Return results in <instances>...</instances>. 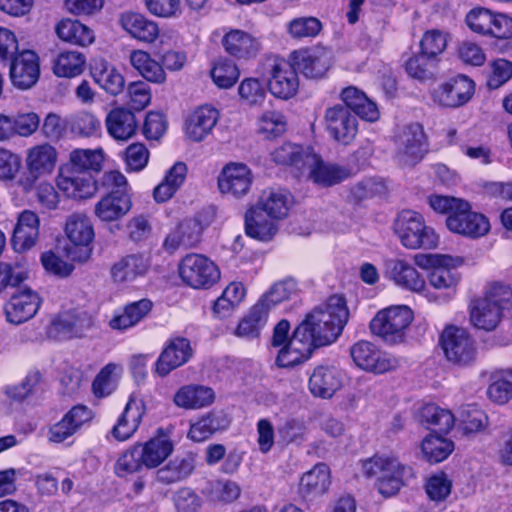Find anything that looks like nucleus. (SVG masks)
Instances as JSON below:
<instances>
[{
	"label": "nucleus",
	"mask_w": 512,
	"mask_h": 512,
	"mask_svg": "<svg viewBox=\"0 0 512 512\" xmlns=\"http://www.w3.org/2000/svg\"><path fill=\"white\" fill-rule=\"evenodd\" d=\"M349 319L344 297L333 295L306 314L298 324L297 339L313 352L334 343Z\"/></svg>",
	"instance_id": "obj_1"
},
{
	"label": "nucleus",
	"mask_w": 512,
	"mask_h": 512,
	"mask_svg": "<svg viewBox=\"0 0 512 512\" xmlns=\"http://www.w3.org/2000/svg\"><path fill=\"white\" fill-rule=\"evenodd\" d=\"M362 472L367 478H375V487L384 497L394 496L406 481L414 477L410 466L390 456H374L364 460Z\"/></svg>",
	"instance_id": "obj_2"
},
{
	"label": "nucleus",
	"mask_w": 512,
	"mask_h": 512,
	"mask_svg": "<svg viewBox=\"0 0 512 512\" xmlns=\"http://www.w3.org/2000/svg\"><path fill=\"white\" fill-rule=\"evenodd\" d=\"M394 232L407 249H434L439 237L425 224L423 216L413 210L401 211L394 221Z\"/></svg>",
	"instance_id": "obj_3"
},
{
	"label": "nucleus",
	"mask_w": 512,
	"mask_h": 512,
	"mask_svg": "<svg viewBox=\"0 0 512 512\" xmlns=\"http://www.w3.org/2000/svg\"><path fill=\"white\" fill-rule=\"evenodd\" d=\"M412 320L413 312L408 306H390L377 312L370 322V329L384 342L399 344L404 342Z\"/></svg>",
	"instance_id": "obj_4"
},
{
	"label": "nucleus",
	"mask_w": 512,
	"mask_h": 512,
	"mask_svg": "<svg viewBox=\"0 0 512 512\" xmlns=\"http://www.w3.org/2000/svg\"><path fill=\"white\" fill-rule=\"evenodd\" d=\"M179 274L184 283L194 289H208L220 279L218 266L202 254H188L179 264Z\"/></svg>",
	"instance_id": "obj_5"
},
{
	"label": "nucleus",
	"mask_w": 512,
	"mask_h": 512,
	"mask_svg": "<svg viewBox=\"0 0 512 512\" xmlns=\"http://www.w3.org/2000/svg\"><path fill=\"white\" fill-rule=\"evenodd\" d=\"M395 157L405 166H413L422 160L427 152L426 136L418 123L403 126L394 139Z\"/></svg>",
	"instance_id": "obj_6"
},
{
	"label": "nucleus",
	"mask_w": 512,
	"mask_h": 512,
	"mask_svg": "<svg viewBox=\"0 0 512 512\" xmlns=\"http://www.w3.org/2000/svg\"><path fill=\"white\" fill-rule=\"evenodd\" d=\"M385 277L397 287L414 293H422L429 300H435L434 293L426 289L425 279L412 263L401 258H390L384 262Z\"/></svg>",
	"instance_id": "obj_7"
},
{
	"label": "nucleus",
	"mask_w": 512,
	"mask_h": 512,
	"mask_svg": "<svg viewBox=\"0 0 512 512\" xmlns=\"http://www.w3.org/2000/svg\"><path fill=\"white\" fill-rule=\"evenodd\" d=\"M57 188L74 200L88 199L97 192V183L89 172H79L62 164L56 177Z\"/></svg>",
	"instance_id": "obj_8"
},
{
	"label": "nucleus",
	"mask_w": 512,
	"mask_h": 512,
	"mask_svg": "<svg viewBox=\"0 0 512 512\" xmlns=\"http://www.w3.org/2000/svg\"><path fill=\"white\" fill-rule=\"evenodd\" d=\"M446 226L453 233L473 239L486 235L490 230L489 220L473 211L467 201L460 203L457 212L448 215Z\"/></svg>",
	"instance_id": "obj_9"
},
{
	"label": "nucleus",
	"mask_w": 512,
	"mask_h": 512,
	"mask_svg": "<svg viewBox=\"0 0 512 512\" xmlns=\"http://www.w3.org/2000/svg\"><path fill=\"white\" fill-rule=\"evenodd\" d=\"M332 58V52L322 46L295 50L290 54L293 65L310 79L324 77L331 67Z\"/></svg>",
	"instance_id": "obj_10"
},
{
	"label": "nucleus",
	"mask_w": 512,
	"mask_h": 512,
	"mask_svg": "<svg viewBox=\"0 0 512 512\" xmlns=\"http://www.w3.org/2000/svg\"><path fill=\"white\" fill-rule=\"evenodd\" d=\"M302 176L321 187L336 185L350 176L347 168L325 162L319 155L310 153L303 160Z\"/></svg>",
	"instance_id": "obj_11"
},
{
	"label": "nucleus",
	"mask_w": 512,
	"mask_h": 512,
	"mask_svg": "<svg viewBox=\"0 0 512 512\" xmlns=\"http://www.w3.org/2000/svg\"><path fill=\"white\" fill-rule=\"evenodd\" d=\"M93 326V318L84 310L75 309L60 313L47 330L49 338L65 340L82 337Z\"/></svg>",
	"instance_id": "obj_12"
},
{
	"label": "nucleus",
	"mask_w": 512,
	"mask_h": 512,
	"mask_svg": "<svg viewBox=\"0 0 512 512\" xmlns=\"http://www.w3.org/2000/svg\"><path fill=\"white\" fill-rule=\"evenodd\" d=\"M268 88L272 95L280 99H290L298 91L297 68L290 61L273 59L269 64Z\"/></svg>",
	"instance_id": "obj_13"
},
{
	"label": "nucleus",
	"mask_w": 512,
	"mask_h": 512,
	"mask_svg": "<svg viewBox=\"0 0 512 512\" xmlns=\"http://www.w3.org/2000/svg\"><path fill=\"white\" fill-rule=\"evenodd\" d=\"M473 93L474 82L467 76L458 75L434 88L431 97L440 106L456 108L467 103Z\"/></svg>",
	"instance_id": "obj_14"
},
{
	"label": "nucleus",
	"mask_w": 512,
	"mask_h": 512,
	"mask_svg": "<svg viewBox=\"0 0 512 512\" xmlns=\"http://www.w3.org/2000/svg\"><path fill=\"white\" fill-rule=\"evenodd\" d=\"M324 121L328 133L342 144H349L357 134L358 123L355 114L340 104L326 109Z\"/></svg>",
	"instance_id": "obj_15"
},
{
	"label": "nucleus",
	"mask_w": 512,
	"mask_h": 512,
	"mask_svg": "<svg viewBox=\"0 0 512 512\" xmlns=\"http://www.w3.org/2000/svg\"><path fill=\"white\" fill-rule=\"evenodd\" d=\"M252 182L253 175L246 164L230 162L223 167L218 177V188L222 194L239 198L248 193Z\"/></svg>",
	"instance_id": "obj_16"
},
{
	"label": "nucleus",
	"mask_w": 512,
	"mask_h": 512,
	"mask_svg": "<svg viewBox=\"0 0 512 512\" xmlns=\"http://www.w3.org/2000/svg\"><path fill=\"white\" fill-rule=\"evenodd\" d=\"M39 59L35 52L24 50L11 59L10 78L20 89L31 88L39 78Z\"/></svg>",
	"instance_id": "obj_17"
},
{
	"label": "nucleus",
	"mask_w": 512,
	"mask_h": 512,
	"mask_svg": "<svg viewBox=\"0 0 512 512\" xmlns=\"http://www.w3.org/2000/svg\"><path fill=\"white\" fill-rule=\"evenodd\" d=\"M92 418L93 412L88 407L84 405L72 407L59 422L50 427L49 440L54 443L65 441Z\"/></svg>",
	"instance_id": "obj_18"
},
{
	"label": "nucleus",
	"mask_w": 512,
	"mask_h": 512,
	"mask_svg": "<svg viewBox=\"0 0 512 512\" xmlns=\"http://www.w3.org/2000/svg\"><path fill=\"white\" fill-rule=\"evenodd\" d=\"M65 232L72 243L80 246V256H73V260L87 261L91 255V251L87 246L94 238L93 226L88 216L81 213L70 215L66 221Z\"/></svg>",
	"instance_id": "obj_19"
},
{
	"label": "nucleus",
	"mask_w": 512,
	"mask_h": 512,
	"mask_svg": "<svg viewBox=\"0 0 512 512\" xmlns=\"http://www.w3.org/2000/svg\"><path fill=\"white\" fill-rule=\"evenodd\" d=\"M39 307V296L30 289H24L14 294L6 303V318L10 323L18 325L31 319Z\"/></svg>",
	"instance_id": "obj_20"
},
{
	"label": "nucleus",
	"mask_w": 512,
	"mask_h": 512,
	"mask_svg": "<svg viewBox=\"0 0 512 512\" xmlns=\"http://www.w3.org/2000/svg\"><path fill=\"white\" fill-rule=\"evenodd\" d=\"M231 422L232 417L227 411L213 409L191 424L188 437L195 442L205 441L214 433L228 429Z\"/></svg>",
	"instance_id": "obj_21"
},
{
	"label": "nucleus",
	"mask_w": 512,
	"mask_h": 512,
	"mask_svg": "<svg viewBox=\"0 0 512 512\" xmlns=\"http://www.w3.org/2000/svg\"><path fill=\"white\" fill-rule=\"evenodd\" d=\"M150 258L142 253L129 254L115 262L110 270L117 283H129L146 275L150 268Z\"/></svg>",
	"instance_id": "obj_22"
},
{
	"label": "nucleus",
	"mask_w": 512,
	"mask_h": 512,
	"mask_svg": "<svg viewBox=\"0 0 512 512\" xmlns=\"http://www.w3.org/2000/svg\"><path fill=\"white\" fill-rule=\"evenodd\" d=\"M118 24L131 37L145 43H153L159 36V27L156 22L144 15L132 11L119 15Z\"/></svg>",
	"instance_id": "obj_23"
},
{
	"label": "nucleus",
	"mask_w": 512,
	"mask_h": 512,
	"mask_svg": "<svg viewBox=\"0 0 512 512\" xmlns=\"http://www.w3.org/2000/svg\"><path fill=\"white\" fill-rule=\"evenodd\" d=\"M131 208V195L108 192L95 204L94 214L103 222H113L124 217Z\"/></svg>",
	"instance_id": "obj_24"
},
{
	"label": "nucleus",
	"mask_w": 512,
	"mask_h": 512,
	"mask_svg": "<svg viewBox=\"0 0 512 512\" xmlns=\"http://www.w3.org/2000/svg\"><path fill=\"white\" fill-rule=\"evenodd\" d=\"M39 236V218L30 210L23 211L13 230L12 244L16 251L32 248Z\"/></svg>",
	"instance_id": "obj_25"
},
{
	"label": "nucleus",
	"mask_w": 512,
	"mask_h": 512,
	"mask_svg": "<svg viewBox=\"0 0 512 512\" xmlns=\"http://www.w3.org/2000/svg\"><path fill=\"white\" fill-rule=\"evenodd\" d=\"M142 453L145 468L153 469L163 463L173 452L174 444L171 439L163 433L162 429L144 443H138Z\"/></svg>",
	"instance_id": "obj_26"
},
{
	"label": "nucleus",
	"mask_w": 512,
	"mask_h": 512,
	"mask_svg": "<svg viewBox=\"0 0 512 512\" xmlns=\"http://www.w3.org/2000/svg\"><path fill=\"white\" fill-rule=\"evenodd\" d=\"M277 225L274 218H269L265 211L256 204L245 215V232L254 239L269 241L277 233Z\"/></svg>",
	"instance_id": "obj_27"
},
{
	"label": "nucleus",
	"mask_w": 512,
	"mask_h": 512,
	"mask_svg": "<svg viewBox=\"0 0 512 512\" xmlns=\"http://www.w3.org/2000/svg\"><path fill=\"white\" fill-rule=\"evenodd\" d=\"M219 119L217 109L204 105L197 108L189 117L186 124V135L195 142L202 141L211 133Z\"/></svg>",
	"instance_id": "obj_28"
},
{
	"label": "nucleus",
	"mask_w": 512,
	"mask_h": 512,
	"mask_svg": "<svg viewBox=\"0 0 512 512\" xmlns=\"http://www.w3.org/2000/svg\"><path fill=\"white\" fill-rule=\"evenodd\" d=\"M215 400L214 391L203 385H185L177 390L173 402L177 407L196 410L211 405Z\"/></svg>",
	"instance_id": "obj_29"
},
{
	"label": "nucleus",
	"mask_w": 512,
	"mask_h": 512,
	"mask_svg": "<svg viewBox=\"0 0 512 512\" xmlns=\"http://www.w3.org/2000/svg\"><path fill=\"white\" fill-rule=\"evenodd\" d=\"M91 75L94 81L110 95L120 94L125 87L123 75L105 59L94 60L91 65Z\"/></svg>",
	"instance_id": "obj_30"
},
{
	"label": "nucleus",
	"mask_w": 512,
	"mask_h": 512,
	"mask_svg": "<svg viewBox=\"0 0 512 512\" xmlns=\"http://www.w3.org/2000/svg\"><path fill=\"white\" fill-rule=\"evenodd\" d=\"M291 325L287 319L280 320L272 330L270 345L278 352H313L312 347L297 338L298 325L290 335Z\"/></svg>",
	"instance_id": "obj_31"
},
{
	"label": "nucleus",
	"mask_w": 512,
	"mask_h": 512,
	"mask_svg": "<svg viewBox=\"0 0 512 512\" xmlns=\"http://www.w3.org/2000/svg\"><path fill=\"white\" fill-rule=\"evenodd\" d=\"M105 123L109 135L118 141L130 139L137 129L135 115L125 108L112 109L108 113Z\"/></svg>",
	"instance_id": "obj_32"
},
{
	"label": "nucleus",
	"mask_w": 512,
	"mask_h": 512,
	"mask_svg": "<svg viewBox=\"0 0 512 512\" xmlns=\"http://www.w3.org/2000/svg\"><path fill=\"white\" fill-rule=\"evenodd\" d=\"M268 316V307L264 306L263 302L257 301L238 323L235 335L246 340L258 338L267 324Z\"/></svg>",
	"instance_id": "obj_33"
},
{
	"label": "nucleus",
	"mask_w": 512,
	"mask_h": 512,
	"mask_svg": "<svg viewBox=\"0 0 512 512\" xmlns=\"http://www.w3.org/2000/svg\"><path fill=\"white\" fill-rule=\"evenodd\" d=\"M341 385L338 371L324 366L317 367L309 379L310 392L314 396L324 399L331 398Z\"/></svg>",
	"instance_id": "obj_34"
},
{
	"label": "nucleus",
	"mask_w": 512,
	"mask_h": 512,
	"mask_svg": "<svg viewBox=\"0 0 512 512\" xmlns=\"http://www.w3.org/2000/svg\"><path fill=\"white\" fill-rule=\"evenodd\" d=\"M56 162L57 151L50 144L36 145L28 150L26 166L28 171L36 176L51 174Z\"/></svg>",
	"instance_id": "obj_35"
},
{
	"label": "nucleus",
	"mask_w": 512,
	"mask_h": 512,
	"mask_svg": "<svg viewBox=\"0 0 512 512\" xmlns=\"http://www.w3.org/2000/svg\"><path fill=\"white\" fill-rule=\"evenodd\" d=\"M330 484L329 467L324 463H318L301 477L300 492L305 497H318L328 491Z\"/></svg>",
	"instance_id": "obj_36"
},
{
	"label": "nucleus",
	"mask_w": 512,
	"mask_h": 512,
	"mask_svg": "<svg viewBox=\"0 0 512 512\" xmlns=\"http://www.w3.org/2000/svg\"><path fill=\"white\" fill-rule=\"evenodd\" d=\"M269 218L280 220L285 218L293 204L292 195L283 189L263 191L258 203Z\"/></svg>",
	"instance_id": "obj_37"
},
{
	"label": "nucleus",
	"mask_w": 512,
	"mask_h": 512,
	"mask_svg": "<svg viewBox=\"0 0 512 512\" xmlns=\"http://www.w3.org/2000/svg\"><path fill=\"white\" fill-rule=\"evenodd\" d=\"M194 468L192 456H177L156 471V481L164 485L178 483L189 477Z\"/></svg>",
	"instance_id": "obj_38"
},
{
	"label": "nucleus",
	"mask_w": 512,
	"mask_h": 512,
	"mask_svg": "<svg viewBox=\"0 0 512 512\" xmlns=\"http://www.w3.org/2000/svg\"><path fill=\"white\" fill-rule=\"evenodd\" d=\"M55 32L61 40L83 47L90 45L95 39L93 31L88 26L69 18L59 21Z\"/></svg>",
	"instance_id": "obj_39"
},
{
	"label": "nucleus",
	"mask_w": 512,
	"mask_h": 512,
	"mask_svg": "<svg viewBox=\"0 0 512 512\" xmlns=\"http://www.w3.org/2000/svg\"><path fill=\"white\" fill-rule=\"evenodd\" d=\"M503 312L492 302L483 298L475 300L470 307V321L478 329L491 331L502 319Z\"/></svg>",
	"instance_id": "obj_40"
},
{
	"label": "nucleus",
	"mask_w": 512,
	"mask_h": 512,
	"mask_svg": "<svg viewBox=\"0 0 512 512\" xmlns=\"http://www.w3.org/2000/svg\"><path fill=\"white\" fill-rule=\"evenodd\" d=\"M439 344L443 352H473L478 349L468 331L455 325L443 329Z\"/></svg>",
	"instance_id": "obj_41"
},
{
	"label": "nucleus",
	"mask_w": 512,
	"mask_h": 512,
	"mask_svg": "<svg viewBox=\"0 0 512 512\" xmlns=\"http://www.w3.org/2000/svg\"><path fill=\"white\" fill-rule=\"evenodd\" d=\"M225 50L235 57H249L259 50V42L250 34L241 30H232L223 40Z\"/></svg>",
	"instance_id": "obj_42"
},
{
	"label": "nucleus",
	"mask_w": 512,
	"mask_h": 512,
	"mask_svg": "<svg viewBox=\"0 0 512 512\" xmlns=\"http://www.w3.org/2000/svg\"><path fill=\"white\" fill-rule=\"evenodd\" d=\"M439 59L431 58L421 52L405 61L407 74L420 82L434 81L438 74Z\"/></svg>",
	"instance_id": "obj_43"
},
{
	"label": "nucleus",
	"mask_w": 512,
	"mask_h": 512,
	"mask_svg": "<svg viewBox=\"0 0 512 512\" xmlns=\"http://www.w3.org/2000/svg\"><path fill=\"white\" fill-rule=\"evenodd\" d=\"M130 63L147 81L162 84L166 80V73L161 64L152 59L143 50H134L130 53Z\"/></svg>",
	"instance_id": "obj_44"
},
{
	"label": "nucleus",
	"mask_w": 512,
	"mask_h": 512,
	"mask_svg": "<svg viewBox=\"0 0 512 512\" xmlns=\"http://www.w3.org/2000/svg\"><path fill=\"white\" fill-rule=\"evenodd\" d=\"M420 421L441 433H448L455 426V415L435 404H426L419 411Z\"/></svg>",
	"instance_id": "obj_45"
},
{
	"label": "nucleus",
	"mask_w": 512,
	"mask_h": 512,
	"mask_svg": "<svg viewBox=\"0 0 512 512\" xmlns=\"http://www.w3.org/2000/svg\"><path fill=\"white\" fill-rule=\"evenodd\" d=\"M104 152L101 148L96 149H75L70 152L69 159L65 165L81 172L95 171L102 169Z\"/></svg>",
	"instance_id": "obj_46"
},
{
	"label": "nucleus",
	"mask_w": 512,
	"mask_h": 512,
	"mask_svg": "<svg viewBox=\"0 0 512 512\" xmlns=\"http://www.w3.org/2000/svg\"><path fill=\"white\" fill-rule=\"evenodd\" d=\"M245 297V288L240 282L230 283L215 300L213 313L219 318L229 316Z\"/></svg>",
	"instance_id": "obj_47"
},
{
	"label": "nucleus",
	"mask_w": 512,
	"mask_h": 512,
	"mask_svg": "<svg viewBox=\"0 0 512 512\" xmlns=\"http://www.w3.org/2000/svg\"><path fill=\"white\" fill-rule=\"evenodd\" d=\"M351 358L361 370L374 374L386 373L398 366L392 354H351Z\"/></svg>",
	"instance_id": "obj_48"
},
{
	"label": "nucleus",
	"mask_w": 512,
	"mask_h": 512,
	"mask_svg": "<svg viewBox=\"0 0 512 512\" xmlns=\"http://www.w3.org/2000/svg\"><path fill=\"white\" fill-rule=\"evenodd\" d=\"M488 424V417L476 405H465L459 408L455 416V425L465 434L483 430Z\"/></svg>",
	"instance_id": "obj_49"
},
{
	"label": "nucleus",
	"mask_w": 512,
	"mask_h": 512,
	"mask_svg": "<svg viewBox=\"0 0 512 512\" xmlns=\"http://www.w3.org/2000/svg\"><path fill=\"white\" fill-rule=\"evenodd\" d=\"M141 412L138 407L129 401L111 433L118 441H126L131 438L141 422Z\"/></svg>",
	"instance_id": "obj_50"
},
{
	"label": "nucleus",
	"mask_w": 512,
	"mask_h": 512,
	"mask_svg": "<svg viewBox=\"0 0 512 512\" xmlns=\"http://www.w3.org/2000/svg\"><path fill=\"white\" fill-rule=\"evenodd\" d=\"M460 273L446 266V259L443 258L439 265L434 267L428 275V283L434 289L446 290L448 295L455 293L460 282Z\"/></svg>",
	"instance_id": "obj_51"
},
{
	"label": "nucleus",
	"mask_w": 512,
	"mask_h": 512,
	"mask_svg": "<svg viewBox=\"0 0 512 512\" xmlns=\"http://www.w3.org/2000/svg\"><path fill=\"white\" fill-rule=\"evenodd\" d=\"M488 398L498 404L504 405L512 399V370L495 373L487 388Z\"/></svg>",
	"instance_id": "obj_52"
},
{
	"label": "nucleus",
	"mask_w": 512,
	"mask_h": 512,
	"mask_svg": "<svg viewBox=\"0 0 512 512\" xmlns=\"http://www.w3.org/2000/svg\"><path fill=\"white\" fill-rule=\"evenodd\" d=\"M85 56L78 51L60 53L54 61L53 71L59 77H76L84 70Z\"/></svg>",
	"instance_id": "obj_53"
},
{
	"label": "nucleus",
	"mask_w": 512,
	"mask_h": 512,
	"mask_svg": "<svg viewBox=\"0 0 512 512\" xmlns=\"http://www.w3.org/2000/svg\"><path fill=\"white\" fill-rule=\"evenodd\" d=\"M122 372L121 366L109 363L103 367L92 383V390L97 398L109 396L117 387Z\"/></svg>",
	"instance_id": "obj_54"
},
{
	"label": "nucleus",
	"mask_w": 512,
	"mask_h": 512,
	"mask_svg": "<svg viewBox=\"0 0 512 512\" xmlns=\"http://www.w3.org/2000/svg\"><path fill=\"white\" fill-rule=\"evenodd\" d=\"M453 450L452 441L436 435L425 437L421 443L423 458L430 463H439L445 460Z\"/></svg>",
	"instance_id": "obj_55"
},
{
	"label": "nucleus",
	"mask_w": 512,
	"mask_h": 512,
	"mask_svg": "<svg viewBox=\"0 0 512 512\" xmlns=\"http://www.w3.org/2000/svg\"><path fill=\"white\" fill-rule=\"evenodd\" d=\"M307 154H310V152H305L297 144L284 143L271 153V157L276 164L294 166L301 173L303 160Z\"/></svg>",
	"instance_id": "obj_56"
},
{
	"label": "nucleus",
	"mask_w": 512,
	"mask_h": 512,
	"mask_svg": "<svg viewBox=\"0 0 512 512\" xmlns=\"http://www.w3.org/2000/svg\"><path fill=\"white\" fill-rule=\"evenodd\" d=\"M143 467L145 464L140 446L135 444L119 456L114 469L119 477H126L141 471Z\"/></svg>",
	"instance_id": "obj_57"
},
{
	"label": "nucleus",
	"mask_w": 512,
	"mask_h": 512,
	"mask_svg": "<svg viewBox=\"0 0 512 512\" xmlns=\"http://www.w3.org/2000/svg\"><path fill=\"white\" fill-rule=\"evenodd\" d=\"M28 277L27 263L24 260L15 263H0V293L7 287H15Z\"/></svg>",
	"instance_id": "obj_58"
},
{
	"label": "nucleus",
	"mask_w": 512,
	"mask_h": 512,
	"mask_svg": "<svg viewBox=\"0 0 512 512\" xmlns=\"http://www.w3.org/2000/svg\"><path fill=\"white\" fill-rule=\"evenodd\" d=\"M322 30L319 19L312 16L294 18L287 24V32L293 39L313 38Z\"/></svg>",
	"instance_id": "obj_59"
},
{
	"label": "nucleus",
	"mask_w": 512,
	"mask_h": 512,
	"mask_svg": "<svg viewBox=\"0 0 512 512\" xmlns=\"http://www.w3.org/2000/svg\"><path fill=\"white\" fill-rule=\"evenodd\" d=\"M239 70L231 60L220 59L211 69V77L214 83L222 89L231 88L239 78Z\"/></svg>",
	"instance_id": "obj_60"
},
{
	"label": "nucleus",
	"mask_w": 512,
	"mask_h": 512,
	"mask_svg": "<svg viewBox=\"0 0 512 512\" xmlns=\"http://www.w3.org/2000/svg\"><path fill=\"white\" fill-rule=\"evenodd\" d=\"M296 291V283L292 279L279 281L272 285L268 292H266L258 302H263L264 306L268 307V311L278 303L285 301L291 297Z\"/></svg>",
	"instance_id": "obj_61"
},
{
	"label": "nucleus",
	"mask_w": 512,
	"mask_h": 512,
	"mask_svg": "<svg viewBox=\"0 0 512 512\" xmlns=\"http://www.w3.org/2000/svg\"><path fill=\"white\" fill-rule=\"evenodd\" d=\"M447 37L442 31L433 29L426 31L420 41V52L434 59L445 50Z\"/></svg>",
	"instance_id": "obj_62"
},
{
	"label": "nucleus",
	"mask_w": 512,
	"mask_h": 512,
	"mask_svg": "<svg viewBox=\"0 0 512 512\" xmlns=\"http://www.w3.org/2000/svg\"><path fill=\"white\" fill-rule=\"evenodd\" d=\"M493 19V12L486 8L472 9L466 15L467 26L475 33L489 35Z\"/></svg>",
	"instance_id": "obj_63"
},
{
	"label": "nucleus",
	"mask_w": 512,
	"mask_h": 512,
	"mask_svg": "<svg viewBox=\"0 0 512 512\" xmlns=\"http://www.w3.org/2000/svg\"><path fill=\"white\" fill-rule=\"evenodd\" d=\"M482 298L492 302L502 312L512 307V289L499 282L490 284Z\"/></svg>",
	"instance_id": "obj_64"
}]
</instances>
